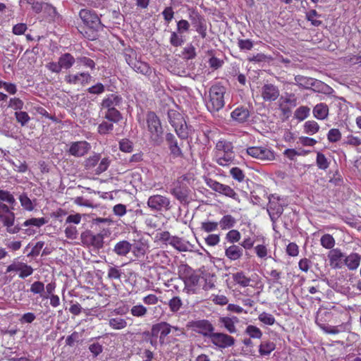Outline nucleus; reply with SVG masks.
Listing matches in <instances>:
<instances>
[{"instance_id": "1", "label": "nucleus", "mask_w": 361, "mask_h": 361, "mask_svg": "<svg viewBox=\"0 0 361 361\" xmlns=\"http://www.w3.org/2000/svg\"><path fill=\"white\" fill-rule=\"evenodd\" d=\"M123 102V97L117 92L106 94L100 104L101 110H106L104 118L115 123L121 121L122 114L117 108L122 105Z\"/></svg>"}, {"instance_id": "2", "label": "nucleus", "mask_w": 361, "mask_h": 361, "mask_svg": "<svg viewBox=\"0 0 361 361\" xmlns=\"http://www.w3.org/2000/svg\"><path fill=\"white\" fill-rule=\"evenodd\" d=\"M235 152L232 142L225 140H219L214 149V161L221 166H228L234 163Z\"/></svg>"}, {"instance_id": "3", "label": "nucleus", "mask_w": 361, "mask_h": 361, "mask_svg": "<svg viewBox=\"0 0 361 361\" xmlns=\"http://www.w3.org/2000/svg\"><path fill=\"white\" fill-rule=\"evenodd\" d=\"M226 88L220 84L213 85L209 90V95L206 100V106L211 113H216L225 105L224 94Z\"/></svg>"}, {"instance_id": "4", "label": "nucleus", "mask_w": 361, "mask_h": 361, "mask_svg": "<svg viewBox=\"0 0 361 361\" xmlns=\"http://www.w3.org/2000/svg\"><path fill=\"white\" fill-rule=\"evenodd\" d=\"M147 130L150 142L154 145H160L163 142V128L159 118L153 111H149L146 116Z\"/></svg>"}, {"instance_id": "5", "label": "nucleus", "mask_w": 361, "mask_h": 361, "mask_svg": "<svg viewBox=\"0 0 361 361\" xmlns=\"http://www.w3.org/2000/svg\"><path fill=\"white\" fill-rule=\"evenodd\" d=\"M268 200L267 210L274 227L276 222L283 212V208L286 205V202L283 197L276 194L269 195Z\"/></svg>"}, {"instance_id": "6", "label": "nucleus", "mask_w": 361, "mask_h": 361, "mask_svg": "<svg viewBox=\"0 0 361 361\" xmlns=\"http://www.w3.org/2000/svg\"><path fill=\"white\" fill-rule=\"evenodd\" d=\"M245 153L261 161H271L276 159L274 151L267 145L247 147L245 149Z\"/></svg>"}, {"instance_id": "7", "label": "nucleus", "mask_w": 361, "mask_h": 361, "mask_svg": "<svg viewBox=\"0 0 361 361\" xmlns=\"http://www.w3.org/2000/svg\"><path fill=\"white\" fill-rule=\"evenodd\" d=\"M147 205L151 212L157 213L169 211L172 207L171 200L159 194L150 195L147 199Z\"/></svg>"}, {"instance_id": "8", "label": "nucleus", "mask_w": 361, "mask_h": 361, "mask_svg": "<svg viewBox=\"0 0 361 361\" xmlns=\"http://www.w3.org/2000/svg\"><path fill=\"white\" fill-rule=\"evenodd\" d=\"M209 341L214 346L219 349H225L235 344V338L224 333L213 332Z\"/></svg>"}, {"instance_id": "9", "label": "nucleus", "mask_w": 361, "mask_h": 361, "mask_svg": "<svg viewBox=\"0 0 361 361\" xmlns=\"http://www.w3.org/2000/svg\"><path fill=\"white\" fill-rule=\"evenodd\" d=\"M189 327L197 334L202 335L204 338H209L214 331L212 324L207 319L192 321L189 323Z\"/></svg>"}, {"instance_id": "10", "label": "nucleus", "mask_w": 361, "mask_h": 361, "mask_svg": "<svg viewBox=\"0 0 361 361\" xmlns=\"http://www.w3.org/2000/svg\"><path fill=\"white\" fill-rule=\"evenodd\" d=\"M18 259L19 257L13 259V262L7 267L6 273L19 272L20 279H25L32 275L34 271L32 267Z\"/></svg>"}, {"instance_id": "11", "label": "nucleus", "mask_w": 361, "mask_h": 361, "mask_svg": "<svg viewBox=\"0 0 361 361\" xmlns=\"http://www.w3.org/2000/svg\"><path fill=\"white\" fill-rule=\"evenodd\" d=\"M207 185L216 192L235 200L238 199V195L229 185L222 184L211 178L207 180Z\"/></svg>"}, {"instance_id": "12", "label": "nucleus", "mask_w": 361, "mask_h": 361, "mask_svg": "<svg viewBox=\"0 0 361 361\" xmlns=\"http://www.w3.org/2000/svg\"><path fill=\"white\" fill-rule=\"evenodd\" d=\"M92 78L91 75L87 72H80L66 75L64 80L71 85L84 87L90 82Z\"/></svg>"}, {"instance_id": "13", "label": "nucleus", "mask_w": 361, "mask_h": 361, "mask_svg": "<svg viewBox=\"0 0 361 361\" xmlns=\"http://www.w3.org/2000/svg\"><path fill=\"white\" fill-rule=\"evenodd\" d=\"M79 16L82 22L92 29L98 30L103 27L99 18L94 11L88 9H82L79 13Z\"/></svg>"}, {"instance_id": "14", "label": "nucleus", "mask_w": 361, "mask_h": 361, "mask_svg": "<svg viewBox=\"0 0 361 361\" xmlns=\"http://www.w3.org/2000/svg\"><path fill=\"white\" fill-rule=\"evenodd\" d=\"M90 149L91 145L87 141H76L70 143L68 152L73 157H82L87 154Z\"/></svg>"}, {"instance_id": "15", "label": "nucleus", "mask_w": 361, "mask_h": 361, "mask_svg": "<svg viewBox=\"0 0 361 361\" xmlns=\"http://www.w3.org/2000/svg\"><path fill=\"white\" fill-rule=\"evenodd\" d=\"M294 80L295 82L293 84L303 89H312L314 87L319 90L322 86L325 85L324 83L320 80L300 75H295Z\"/></svg>"}, {"instance_id": "16", "label": "nucleus", "mask_w": 361, "mask_h": 361, "mask_svg": "<svg viewBox=\"0 0 361 361\" xmlns=\"http://www.w3.org/2000/svg\"><path fill=\"white\" fill-rule=\"evenodd\" d=\"M81 238L84 243L91 245L94 248L99 249L104 245V236L101 233L94 234L90 231L81 234Z\"/></svg>"}, {"instance_id": "17", "label": "nucleus", "mask_w": 361, "mask_h": 361, "mask_svg": "<svg viewBox=\"0 0 361 361\" xmlns=\"http://www.w3.org/2000/svg\"><path fill=\"white\" fill-rule=\"evenodd\" d=\"M260 94L264 102H274L279 97L280 91L275 85L266 83L261 87Z\"/></svg>"}, {"instance_id": "18", "label": "nucleus", "mask_w": 361, "mask_h": 361, "mask_svg": "<svg viewBox=\"0 0 361 361\" xmlns=\"http://www.w3.org/2000/svg\"><path fill=\"white\" fill-rule=\"evenodd\" d=\"M327 256L332 269H340L343 267L345 254L339 248L332 249Z\"/></svg>"}, {"instance_id": "19", "label": "nucleus", "mask_w": 361, "mask_h": 361, "mask_svg": "<svg viewBox=\"0 0 361 361\" xmlns=\"http://www.w3.org/2000/svg\"><path fill=\"white\" fill-rule=\"evenodd\" d=\"M170 193L180 203L188 202V189L180 182L173 184V188H171Z\"/></svg>"}, {"instance_id": "20", "label": "nucleus", "mask_w": 361, "mask_h": 361, "mask_svg": "<svg viewBox=\"0 0 361 361\" xmlns=\"http://www.w3.org/2000/svg\"><path fill=\"white\" fill-rule=\"evenodd\" d=\"M166 141L170 150V154L173 158L182 157L183 152L178 145V141L173 134L169 133L166 135Z\"/></svg>"}, {"instance_id": "21", "label": "nucleus", "mask_w": 361, "mask_h": 361, "mask_svg": "<svg viewBox=\"0 0 361 361\" xmlns=\"http://www.w3.org/2000/svg\"><path fill=\"white\" fill-rule=\"evenodd\" d=\"M13 207L11 209L9 207L3 203L0 202V221L2 222L4 226L5 224L11 225L13 221H15V214L12 210Z\"/></svg>"}, {"instance_id": "22", "label": "nucleus", "mask_w": 361, "mask_h": 361, "mask_svg": "<svg viewBox=\"0 0 361 361\" xmlns=\"http://www.w3.org/2000/svg\"><path fill=\"white\" fill-rule=\"evenodd\" d=\"M232 119L239 123L247 121L250 117V111L247 107L238 106L231 114Z\"/></svg>"}, {"instance_id": "23", "label": "nucleus", "mask_w": 361, "mask_h": 361, "mask_svg": "<svg viewBox=\"0 0 361 361\" xmlns=\"http://www.w3.org/2000/svg\"><path fill=\"white\" fill-rule=\"evenodd\" d=\"M361 261V255L356 252H351L348 255H345L343 267L345 266L349 270H356Z\"/></svg>"}, {"instance_id": "24", "label": "nucleus", "mask_w": 361, "mask_h": 361, "mask_svg": "<svg viewBox=\"0 0 361 361\" xmlns=\"http://www.w3.org/2000/svg\"><path fill=\"white\" fill-rule=\"evenodd\" d=\"M190 18L195 26L196 31L204 38L207 35V26L204 18L197 13H193V16H190Z\"/></svg>"}, {"instance_id": "25", "label": "nucleus", "mask_w": 361, "mask_h": 361, "mask_svg": "<svg viewBox=\"0 0 361 361\" xmlns=\"http://www.w3.org/2000/svg\"><path fill=\"white\" fill-rule=\"evenodd\" d=\"M132 250V244L126 240L116 243L113 248V252L119 257H126Z\"/></svg>"}, {"instance_id": "26", "label": "nucleus", "mask_w": 361, "mask_h": 361, "mask_svg": "<svg viewBox=\"0 0 361 361\" xmlns=\"http://www.w3.org/2000/svg\"><path fill=\"white\" fill-rule=\"evenodd\" d=\"M243 255V248L237 245H231L225 250V256L231 261L240 259Z\"/></svg>"}, {"instance_id": "27", "label": "nucleus", "mask_w": 361, "mask_h": 361, "mask_svg": "<svg viewBox=\"0 0 361 361\" xmlns=\"http://www.w3.org/2000/svg\"><path fill=\"white\" fill-rule=\"evenodd\" d=\"M129 312L133 317L143 319L149 314V310L145 305L138 302L130 308Z\"/></svg>"}, {"instance_id": "28", "label": "nucleus", "mask_w": 361, "mask_h": 361, "mask_svg": "<svg viewBox=\"0 0 361 361\" xmlns=\"http://www.w3.org/2000/svg\"><path fill=\"white\" fill-rule=\"evenodd\" d=\"M312 114L314 118L318 120H324L329 115V107L324 103L317 104L312 110Z\"/></svg>"}, {"instance_id": "29", "label": "nucleus", "mask_w": 361, "mask_h": 361, "mask_svg": "<svg viewBox=\"0 0 361 361\" xmlns=\"http://www.w3.org/2000/svg\"><path fill=\"white\" fill-rule=\"evenodd\" d=\"M219 322L226 328L230 334H234L237 331L235 324L238 322V319L236 317H220Z\"/></svg>"}, {"instance_id": "30", "label": "nucleus", "mask_w": 361, "mask_h": 361, "mask_svg": "<svg viewBox=\"0 0 361 361\" xmlns=\"http://www.w3.org/2000/svg\"><path fill=\"white\" fill-rule=\"evenodd\" d=\"M148 250V245L146 242L138 240L132 244V252L137 258L143 257Z\"/></svg>"}, {"instance_id": "31", "label": "nucleus", "mask_w": 361, "mask_h": 361, "mask_svg": "<svg viewBox=\"0 0 361 361\" xmlns=\"http://www.w3.org/2000/svg\"><path fill=\"white\" fill-rule=\"evenodd\" d=\"M131 68L135 72L146 76H149L152 73V69L150 66L147 63L141 61L140 59H139Z\"/></svg>"}, {"instance_id": "32", "label": "nucleus", "mask_w": 361, "mask_h": 361, "mask_svg": "<svg viewBox=\"0 0 361 361\" xmlns=\"http://www.w3.org/2000/svg\"><path fill=\"white\" fill-rule=\"evenodd\" d=\"M148 261L153 262L155 264H167L169 262V259L164 251L158 250L153 252L149 257H147Z\"/></svg>"}, {"instance_id": "33", "label": "nucleus", "mask_w": 361, "mask_h": 361, "mask_svg": "<svg viewBox=\"0 0 361 361\" xmlns=\"http://www.w3.org/2000/svg\"><path fill=\"white\" fill-rule=\"evenodd\" d=\"M58 61L61 69L68 70L76 62V59L70 53H64L59 56Z\"/></svg>"}, {"instance_id": "34", "label": "nucleus", "mask_w": 361, "mask_h": 361, "mask_svg": "<svg viewBox=\"0 0 361 361\" xmlns=\"http://www.w3.org/2000/svg\"><path fill=\"white\" fill-rule=\"evenodd\" d=\"M236 222V219L232 215L226 214L221 217L218 223L220 228L225 231L233 228Z\"/></svg>"}, {"instance_id": "35", "label": "nucleus", "mask_w": 361, "mask_h": 361, "mask_svg": "<svg viewBox=\"0 0 361 361\" xmlns=\"http://www.w3.org/2000/svg\"><path fill=\"white\" fill-rule=\"evenodd\" d=\"M276 348V344L271 341H262L259 345V353L262 357L269 356Z\"/></svg>"}, {"instance_id": "36", "label": "nucleus", "mask_w": 361, "mask_h": 361, "mask_svg": "<svg viewBox=\"0 0 361 361\" xmlns=\"http://www.w3.org/2000/svg\"><path fill=\"white\" fill-rule=\"evenodd\" d=\"M172 247L180 252H187L189 250L191 245L189 242L184 240L183 239L174 236L173 239L170 244Z\"/></svg>"}, {"instance_id": "37", "label": "nucleus", "mask_w": 361, "mask_h": 361, "mask_svg": "<svg viewBox=\"0 0 361 361\" xmlns=\"http://www.w3.org/2000/svg\"><path fill=\"white\" fill-rule=\"evenodd\" d=\"M171 330V326L166 322L159 323L152 328V331H157L159 333L160 339H164L166 336H167Z\"/></svg>"}, {"instance_id": "38", "label": "nucleus", "mask_w": 361, "mask_h": 361, "mask_svg": "<svg viewBox=\"0 0 361 361\" xmlns=\"http://www.w3.org/2000/svg\"><path fill=\"white\" fill-rule=\"evenodd\" d=\"M123 56L126 63L132 67L140 57H138L137 51L131 48L125 49Z\"/></svg>"}, {"instance_id": "39", "label": "nucleus", "mask_w": 361, "mask_h": 361, "mask_svg": "<svg viewBox=\"0 0 361 361\" xmlns=\"http://www.w3.org/2000/svg\"><path fill=\"white\" fill-rule=\"evenodd\" d=\"M109 326L114 330H121L128 326L126 319L121 317H112L109 319Z\"/></svg>"}, {"instance_id": "40", "label": "nucleus", "mask_w": 361, "mask_h": 361, "mask_svg": "<svg viewBox=\"0 0 361 361\" xmlns=\"http://www.w3.org/2000/svg\"><path fill=\"white\" fill-rule=\"evenodd\" d=\"M319 128V125L313 120L307 121L303 125L304 133L310 135L316 134Z\"/></svg>"}, {"instance_id": "41", "label": "nucleus", "mask_w": 361, "mask_h": 361, "mask_svg": "<svg viewBox=\"0 0 361 361\" xmlns=\"http://www.w3.org/2000/svg\"><path fill=\"white\" fill-rule=\"evenodd\" d=\"M234 281L242 287H247L250 286L251 279L246 276L244 272L238 271L233 274Z\"/></svg>"}, {"instance_id": "42", "label": "nucleus", "mask_w": 361, "mask_h": 361, "mask_svg": "<svg viewBox=\"0 0 361 361\" xmlns=\"http://www.w3.org/2000/svg\"><path fill=\"white\" fill-rule=\"evenodd\" d=\"M320 243L323 247L331 250L336 245V241L331 235L326 233L321 237Z\"/></svg>"}, {"instance_id": "43", "label": "nucleus", "mask_w": 361, "mask_h": 361, "mask_svg": "<svg viewBox=\"0 0 361 361\" xmlns=\"http://www.w3.org/2000/svg\"><path fill=\"white\" fill-rule=\"evenodd\" d=\"M114 123L108 120L103 121L97 127L98 133L102 135L110 133L114 130Z\"/></svg>"}, {"instance_id": "44", "label": "nucleus", "mask_w": 361, "mask_h": 361, "mask_svg": "<svg viewBox=\"0 0 361 361\" xmlns=\"http://www.w3.org/2000/svg\"><path fill=\"white\" fill-rule=\"evenodd\" d=\"M48 222V220L44 217L41 218H31L25 221L23 224V226L25 227L28 226H35L37 228H40Z\"/></svg>"}, {"instance_id": "45", "label": "nucleus", "mask_w": 361, "mask_h": 361, "mask_svg": "<svg viewBox=\"0 0 361 361\" xmlns=\"http://www.w3.org/2000/svg\"><path fill=\"white\" fill-rule=\"evenodd\" d=\"M169 310L173 313L178 312L183 306V302L179 296H174L168 302Z\"/></svg>"}, {"instance_id": "46", "label": "nucleus", "mask_w": 361, "mask_h": 361, "mask_svg": "<svg viewBox=\"0 0 361 361\" xmlns=\"http://www.w3.org/2000/svg\"><path fill=\"white\" fill-rule=\"evenodd\" d=\"M19 201L23 208L27 211L31 212L34 209V205L32 200L28 197L25 192L19 196Z\"/></svg>"}, {"instance_id": "47", "label": "nucleus", "mask_w": 361, "mask_h": 361, "mask_svg": "<svg viewBox=\"0 0 361 361\" xmlns=\"http://www.w3.org/2000/svg\"><path fill=\"white\" fill-rule=\"evenodd\" d=\"M245 333L252 338H261L263 334L259 328L254 325H248L245 329Z\"/></svg>"}, {"instance_id": "48", "label": "nucleus", "mask_w": 361, "mask_h": 361, "mask_svg": "<svg viewBox=\"0 0 361 361\" xmlns=\"http://www.w3.org/2000/svg\"><path fill=\"white\" fill-rule=\"evenodd\" d=\"M258 319L264 324L268 326H272L276 322L274 317L271 314L266 312L260 313L258 316Z\"/></svg>"}, {"instance_id": "49", "label": "nucleus", "mask_w": 361, "mask_h": 361, "mask_svg": "<svg viewBox=\"0 0 361 361\" xmlns=\"http://www.w3.org/2000/svg\"><path fill=\"white\" fill-rule=\"evenodd\" d=\"M76 63L78 66H83L86 68H89L91 70L95 68V63L94 61L87 56H79L76 59Z\"/></svg>"}, {"instance_id": "50", "label": "nucleus", "mask_w": 361, "mask_h": 361, "mask_svg": "<svg viewBox=\"0 0 361 361\" xmlns=\"http://www.w3.org/2000/svg\"><path fill=\"white\" fill-rule=\"evenodd\" d=\"M316 163L318 168L322 170H326L329 166L327 158L322 152H317Z\"/></svg>"}, {"instance_id": "51", "label": "nucleus", "mask_w": 361, "mask_h": 361, "mask_svg": "<svg viewBox=\"0 0 361 361\" xmlns=\"http://www.w3.org/2000/svg\"><path fill=\"white\" fill-rule=\"evenodd\" d=\"M219 223L216 221H206L201 223L200 229L207 233H211L218 229Z\"/></svg>"}, {"instance_id": "52", "label": "nucleus", "mask_w": 361, "mask_h": 361, "mask_svg": "<svg viewBox=\"0 0 361 361\" xmlns=\"http://www.w3.org/2000/svg\"><path fill=\"white\" fill-rule=\"evenodd\" d=\"M310 109L305 106L298 108L295 111V117L299 121H303L310 115Z\"/></svg>"}, {"instance_id": "53", "label": "nucleus", "mask_w": 361, "mask_h": 361, "mask_svg": "<svg viewBox=\"0 0 361 361\" xmlns=\"http://www.w3.org/2000/svg\"><path fill=\"white\" fill-rule=\"evenodd\" d=\"M241 238V234L238 230L231 229L226 235V240L233 245L238 243Z\"/></svg>"}, {"instance_id": "54", "label": "nucleus", "mask_w": 361, "mask_h": 361, "mask_svg": "<svg viewBox=\"0 0 361 361\" xmlns=\"http://www.w3.org/2000/svg\"><path fill=\"white\" fill-rule=\"evenodd\" d=\"M192 269L186 264H180L178 268V272L180 278L186 279L190 274L193 273Z\"/></svg>"}, {"instance_id": "55", "label": "nucleus", "mask_w": 361, "mask_h": 361, "mask_svg": "<svg viewBox=\"0 0 361 361\" xmlns=\"http://www.w3.org/2000/svg\"><path fill=\"white\" fill-rule=\"evenodd\" d=\"M0 201L6 202L11 205L16 204L14 196L8 190H0Z\"/></svg>"}, {"instance_id": "56", "label": "nucleus", "mask_w": 361, "mask_h": 361, "mask_svg": "<svg viewBox=\"0 0 361 361\" xmlns=\"http://www.w3.org/2000/svg\"><path fill=\"white\" fill-rule=\"evenodd\" d=\"M255 252L259 258L266 259L268 256L267 245L264 243L257 245L255 247Z\"/></svg>"}, {"instance_id": "57", "label": "nucleus", "mask_w": 361, "mask_h": 361, "mask_svg": "<svg viewBox=\"0 0 361 361\" xmlns=\"http://www.w3.org/2000/svg\"><path fill=\"white\" fill-rule=\"evenodd\" d=\"M119 149L126 153H130L133 150V144L128 139H122L119 141Z\"/></svg>"}, {"instance_id": "58", "label": "nucleus", "mask_w": 361, "mask_h": 361, "mask_svg": "<svg viewBox=\"0 0 361 361\" xmlns=\"http://www.w3.org/2000/svg\"><path fill=\"white\" fill-rule=\"evenodd\" d=\"M341 138V133L337 128H331L327 133V139L329 142H337Z\"/></svg>"}, {"instance_id": "59", "label": "nucleus", "mask_w": 361, "mask_h": 361, "mask_svg": "<svg viewBox=\"0 0 361 361\" xmlns=\"http://www.w3.org/2000/svg\"><path fill=\"white\" fill-rule=\"evenodd\" d=\"M230 174L234 180L240 183L243 182L245 177L243 170L238 167L231 168L230 170Z\"/></svg>"}, {"instance_id": "60", "label": "nucleus", "mask_w": 361, "mask_h": 361, "mask_svg": "<svg viewBox=\"0 0 361 361\" xmlns=\"http://www.w3.org/2000/svg\"><path fill=\"white\" fill-rule=\"evenodd\" d=\"M174 13L173 8L171 6L164 8L161 12V15L166 25H169L172 21L174 17Z\"/></svg>"}, {"instance_id": "61", "label": "nucleus", "mask_w": 361, "mask_h": 361, "mask_svg": "<svg viewBox=\"0 0 361 361\" xmlns=\"http://www.w3.org/2000/svg\"><path fill=\"white\" fill-rule=\"evenodd\" d=\"M176 133L177 135L182 140L187 139L189 135L188 128L185 123H181L179 126L176 127Z\"/></svg>"}, {"instance_id": "62", "label": "nucleus", "mask_w": 361, "mask_h": 361, "mask_svg": "<svg viewBox=\"0 0 361 361\" xmlns=\"http://www.w3.org/2000/svg\"><path fill=\"white\" fill-rule=\"evenodd\" d=\"M87 92L91 94H102L105 92V87L102 82H97L88 87Z\"/></svg>"}, {"instance_id": "63", "label": "nucleus", "mask_w": 361, "mask_h": 361, "mask_svg": "<svg viewBox=\"0 0 361 361\" xmlns=\"http://www.w3.org/2000/svg\"><path fill=\"white\" fill-rule=\"evenodd\" d=\"M15 116L17 121L20 123L23 126L26 125L30 120V116L25 111H16L15 113Z\"/></svg>"}, {"instance_id": "64", "label": "nucleus", "mask_w": 361, "mask_h": 361, "mask_svg": "<svg viewBox=\"0 0 361 361\" xmlns=\"http://www.w3.org/2000/svg\"><path fill=\"white\" fill-rule=\"evenodd\" d=\"M122 275V271L117 267H110L108 269L107 276L109 279L120 280Z\"/></svg>"}]
</instances>
